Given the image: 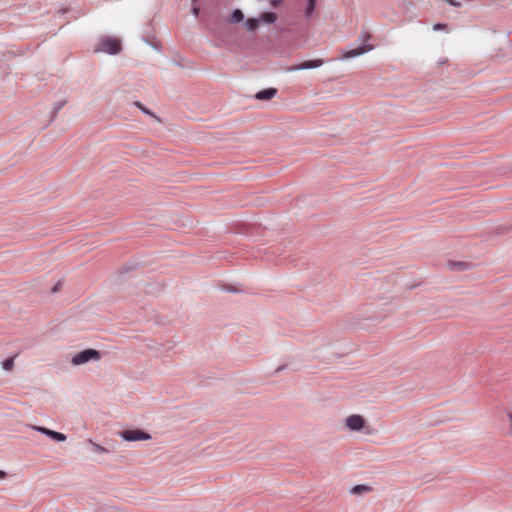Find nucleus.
Listing matches in <instances>:
<instances>
[{
	"label": "nucleus",
	"mask_w": 512,
	"mask_h": 512,
	"mask_svg": "<svg viewBox=\"0 0 512 512\" xmlns=\"http://www.w3.org/2000/svg\"><path fill=\"white\" fill-rule=\"evenodd\" d=\"M345 425L351 431H360L365 426V419L361 415L353 414L346 418Z\"/></svg>",
	"instance_id": "obj_5"
},
{
	"label": "nucleus",
	"mask_w": 512,
	"mask_h": 512,
	"mask_svg": "<svg viewBox=\"0 0 512 512\" xmlns=\"http://www.w3.org/2000/svg\"><path fill=\"white\" fill-rule=\"evenodd\" d=\"M135 105L147 114H151L140 102H135Z\"/></svg>",
	"instance_id": "obj_17"
},
{
	"label": "nucleus",
	"mask_w": 512,
	"mask_h": 512,
	"mask_svg": "<svg viewBox=\"0 0 512 512\" xmlns=\"http://www.w3.org/2000/svg\"><path fill=\"white\" fill-rule=\"evenodd\" d=\"M120 436L125 441H145L151 439L150 434L139 430V429H131L125 430L120 433Z\"/></svg>",
	"instance_id": "obj_4"
},
{
	"label": "nucleus",
	"mask_w": 512,
	"mask_h": 512,
	"mask_svg": "<svg viewBox=\"0 0 512 512\" xmlns=\"http://www.w3.org/2000/svg\"><path fill=\"white\" fill-rule=\"evenodd\" d=\"M198 13H199V8L194 7V8H193V14H194L195 16H197V15H198Z\"/></svg>",
	"instance_id": "obj_22"
},
{
	"label": "nucleus",
	"mask_w": 512,
	"mask_h": 512,
	"mask_svg": "<svg viewBox=\"0 0 512 512\" xmlns=\"http://www.w3.org/2000/svg\"><path fill=\"white\" fill-rule=\"evenodd\" d=\"M446 2L452 6H456V7L460 6V3L455 0H446Z\"/></svg>",
	"instance_id": "obj_19"
},
{
	"label": "nucleus",
	"mask_w": 512,
	"mask_h": 512,
	"mask_svg": "<svg viewBox=\"0 0 512 512\" xmlns=\"http://www.w3.org/2000/svg\"><path fill=\"white\" fill-rule=\"evenodd\" d=\"M509 429L512 434V413H508Z\"/></svg>",
	"instance_id": "obj_20"
},
{
	"label": "nucleus",
	"mask_w": 512,
	"mask_h": 512,
	"mask_svg": "<svg viewBox=\"0 0 512 512\" xmlns=\"http://www.w3.org/2000/svg\"><path fill=\"white\" fill-rule=\"evenodd\" d=\"M316 0H308V6L306 8V16H310L315 10Z\"/></svg>",
	"instance_id": "obj_14"
},
{
	"label": "nucleus",
	"mask_w": 512,
	"mask_h": 512,
	"mask_svg": "<svg viewBox=\"0 0 512 512\" xmlns=\"http://www.w3.org/2000/svg\"><path fill=\"white\" fill-rule=\"evenodd\" d=\"M244 20V14L240 9H235L230 17L231 23H240Z\"/></svg>",
	"instance_id": "obj_11"
},
{
	"label": "nucleus",
	"mask_w": 512,
	"mask_h": 512,
	"mask_svg": "<svg viewBox=\"0 0 512 512\" xmlns=\"http://www.w3.org/2000/svg\"><path fill=\"white\" fill-rule=\"evenodd\" d=\"M90 442L93 444L94 451L99 452V453H107L108 452V450L105 447L100 446L96 443H93L91 440H90Z\"/></svg>",
	"instance_id": "obj_15"
},
{
	"label": "nucleus",
	"mask_w": 512,
	"mask_h": 512,
	"mask_svg": "<svg viewBox=\"0 0 512 512\" xmlns=\"http://www.w3.org/2000/svg\"><path fill=\"white\" fill-rule=\"evenodd\" d=\"M6 476H7L6 472L0 470V479H4V478H6Z\"/></svg>",
	"instance_id": "obj_21"
},
{
	"label": "nucleus",
	"mask_w": 512,
	"mask_h": 512,
	"mask_svg": "<svg viewBox=\"0 0 512 512\" xmlns=\"http://www.w3.org/2000/svg\"><path fill=\"white\" fill-rule=\"evenodd\" d=\"M445 28H446V24H441V23H437V24H435V25L433 26V29H434L435 31H437V30H443V29H445Z\"/></svg>",
	"instance_id": "obj_16"
},
{
	"label": "nucleus",
	"mask_w": 512,
	"mask_h": 512,
	"mask_svg": "<svg viewBox=\"0 0 512 512\" xmlns=\"http://www.w3.org/2000/svg\"><path fill=\"white\" fill-rule=\"evenodd\" d=\"M276 93H277V90L275 88H268V89L258 92L255 95V97L258 100H270L271 98H273L276 95Z\"/></svg>",
	"instance_id": "obj_10"
},
{
	"label": "nucleus",
	"mask_w": 512,
	"mask_h": 512,
	"mask_svg": "<svg viewBox=\"0 0 512 512\" xmlns=\"http://www.w3.org/2000/svg\"><path fill=\"white\" fill-rule=\"evenodd\" d=\"M324 64L322 59L308 60L299 65L290 67L288 71H296V70H304V69H312L318 68Z\"/></svg>",
	"instance_id": "obj_6"
},
{
	"label": "nucleus",
	"mask_w": 512,
	"mask_h": 512,
	"mask_svg": "<svg viewBox=\"0 0 512 512\" xmlns=\"http://www.w3.org/2000/svg\"><path fill=\"white\" fill-rule=\"evenodd\" d=\"M16 356L14 357H10L8 359H6L3 363H2V367L4 370L6 371H11L14 367V359H15Z\"/></svg>",
	"instance_id": "obj_13"
},
{
	"label": "nucleus",
	"mask_w": 512,
	"mask_h": 512,
	"mask_svg": "<svg viewBox=\"0 0 512 512\" xmlns=\"http://www.w3.org/2000/svg\"><path fill=\"white\" fill-rule=\"evenodd\" d=\"M99 51L116 54L121 50V43L116 38H104L99 43Z\"/></svg>",
	"instance_id": "obj_3"
},
{
	"label": "nucleus",
	"mask_w": 512,
	"mask_h": 512,
	"mask_svg": "<svg viewBox=\"0 0 512 512\" xmlns=\"http://www.w3.org/2000/svg\"><path fill=\"white\" fill-rule=\"evenodd\" d=\"M371 491V487L367 485H356L352 488L351 493L352 494H364Z\"/></svg>",
	"instance_id": "obj_12"
},
{
	"label": "nucleus",
	"mask_w": 512,
	"mask_h": 512,
	"mask_svg": "<svg viewBox=\"0 0 512 512\" xmlns=\"http://www.w3.org/2000/svg\"><path fill=\"white\" fill-rule=\"evenodd\" d=\"M63 105H64V103H62V104H58V106H57V110H59Z\"/></svg>",
	"instance_id": "obj_23"
},
{
	"label": "nucleus",
	"mask_w": 512,
	"mask_h": 512,
	"mask_svg": "<svg viewBox=\"0 0 512 512\" xmlns=\"http://www.w3.org/2000/svg\"><path fill=\"white\" fill-rule=\"evenodd\" d=\"M373 49V46L372 45H363L361 47H358L356 49H352V50H349V51H346L343 56H342V59H349V58H353V57H356V56H360L370 50Z\"/></svg>",
	"instance_id": "obj_9"
},
{
	"label": "nucleus",
	"mask_w": 512,
	"mask_h": 512,
	"mask_svg": "<svg viewBox=\"0 0 512 512\" xmlns=\"http://www.w3.org/2000/svg\"><path fill=\"white\" fill-rule=\"evenodd\" d=\"M283 0H270V4L272 7H278Z\"/></svg>",
	"instance_id": "obj_18"
},
{
	"label": "nucleus",
	"mask_w": 512,
	"mask_h": 512,
	"mask_svg": "<svg viewBox=\"0 0 512 512\" xmlns=\"http://www.w3.org/2000/svg\"><path fill=\"white\" fill-rule=\"evenodd\" d=\"M447 267L451 271H467L471 269L472 264L466 261L450 260L447 262Z\"/></svg>",
	"instance_id": "obj_8"
},
{
	"label": "nucleus",
	"mask_w": 512,
	"mask_h": 512,
	"mask_svg": "<svg viewBox=\"0 0 512 512\" xmlns=\"http://www.w3.org/2000/svg\"><path fill=\"white\" fill-rule=\"evenodd\" d=\"M32 428L38 432H41V433L47 435L48 437L52 438L55 441H65L66 440V436L63 433L56 432V431L50 430V429L42 427V426H33Z\"/></svg>",
	"instance_id": "obj_7"
},
{
	"label": "nucleus",
	"mask_w": 512,
	"mask_h": 512,
	"mask_svg": "<svg viewBox=\"0 0 512 512\" xmlns=\"http://www.w3.org/2000/svg\"><path fill=\"white\" fill-rule=\"evenodd\" d=\"M277 18V14L274 12H262L257 18H248L244 22V25L249 32H255L259 28L261 22L265 24H273L277 21Z\"/></svg>",
	"instance_id": "obj_1"
},
{
	"label": "nucleus",
	"mask_w": 512,
	"mask_h": 512,
	"mask_svg": "<svg viewBox=\"0 0 512 512\" xmlns=\"http://www.w3.org/2000/svg\"><path fill=\"white\" fill-rule=\"evenodd\" d=\"M100 358L101 354L98 350L86 349L76 353L71 359V364L74 366H79L89 361H98Z\"/></svg>",
	"instance_id": "obj_2"
}]
</instances>
